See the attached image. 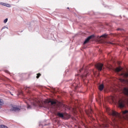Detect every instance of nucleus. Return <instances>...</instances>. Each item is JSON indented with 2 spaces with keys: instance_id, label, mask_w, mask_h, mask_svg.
Returning a JSON list of instances; mask_svg holds the SVG:
<instances>
[{
  "instance_id": "obj_10",
  "label": "nucleus",
  "mask_w": 128,
  "mask_h": 128,
  "mask_svg": "<svg viewBox=\"0 0 128 128\" xmlns=\"http://www.w3.org/2000/svg\"><path fill=\"white\" fill-rule=\"evenodd\" d=\"M122 92L125 94V96H128V88H124L122 89Z\"/></svg>"
},
{
  "instance_id": "obj_19",
  "label": "nucleus",
  "mask_w": 128,
  "mask_h": 128,
  "mask_svg": "<svg viewBox=\"0 0 128 128\" xmlns=\"http://www.w3.org/2000/svg\"><path fill=\"white\" fill-rule=\"evenodd\" d=\"M8 18H6V19L4 20V24H6V22H8Z\"/></svg>"
},
{
  "instance_id": "obj_24",
  "label": "nucleus",
  "mask_w": 128,
  "mask_h": 128,
  "mask_svg": "<svg viewBox=\"0 0 128 128\" xmlns=\"http://www.w3.org/2000/svg\"><path fill=\"white\" fill-rule=\"evenodd\" d=\"M84 70V68H82L80 69L79 70V72H82V70Z\"/></svg>"
},
{
  "instance_id": "obj_3",
  "label": "nucleus",
  "mask_w": 128,
  "mask_h": 128,
  "mask_svg": "<svg viewBox=\"0 0 128 128\" xmlns=\"http://www.w3.org/2000/svg\"><path fill=\"white\" fill-rule=\"evenodd\" d=\"M114 70L116 72H122L118 74L119 76H122L124 78H128V72H124L122 71V68L120 67L116 68Z\"/></svg>"
},
{
  "instance_id": "obj_5",
  "label": "nucleus",
  "mask_w": 128,
  "mask_h": 128,
  "mask_svg": "<svg viewBox=\"0 0 128 128\" xmlns=\"http://www.w3.org/2000/svg\"><path fill=\"white\" fill-rule=\"evenodd\" d=\"M95 66L99 72H101V70H102L104 64H102V63H98L95 65Z\"/></svg>"
},
{
  "instance_id": "obj_25",
  "label": "nucleus",
  "mask_w": 128,
  "mask_h": 128,
  "mask_svg": "<svg viewBox=\"0 0 128 128\" xmlns=\"http://www.w3.org/2000/svg\"><path fill=\"white\" fill-rule=\"evenodd\" d=\"M108 44H112V43L110 42H108Z\"/></svg>"
},
{
  "instance_id": "obj_9",
  "label": "nucleus",
  "mask_w": 128,
  "mask_h": 128,
  "mask_svg": "<svg viewBox=\"0 0 128 128\" xmlns=\"http://www.w3.org/2000/svg\"><path fill=\"white\" fill-rule=\"evenodd\" d=\"M94 35H92V36H88L84 40V44H88V42L90 41V40H92V38H94Z\"/></svg>"
},
{
  "instance_id": "obj_28",
  "label": "nucleus",
  "mask_w": 128,
  "mask_h": 128,
  "mask_svg": "<svg viewBox=\"0 0 128 128\" xmlns=\"http://www.w3.org/2000/svg\"><path fill=\"white\" fill-rule=\"evenodd\" d=\"M128 50V48H127Z\"/></svg>"
},
{
  "instance_id": "obj_2",
  "label": "nucleus",
  "mask_w": 128,
  "mask_h": 128,
  "mask_svg": "<svg viewBox=\"0 0 128 128\" xmlns=\"http://www.w3.org/2000/svg\"><path fill=\"white\" fill-rule=\"evenodd\" d=\"M108 114L114 118L115 122H118V120H122V116L118 112L114 110H110L108 112Z\"/></svg>"
},
{
  "instance_id": "obj_8",
  "label": "nucleus",
  "mask_w": 128,
  "mask_h": 128,
  "mask_svg": "<svg viewBox=\"0 0 128 128\" xmlns=\"http://www.w3.org/2000/svg\"><path fill=\"white\" fill-rule=\"evenodd\" d=\"M118 106L120 108H124V103L123 101L119 100L118 102Z\"/></svg>"
},
{
  "instance_id": "obj_12",
  "label": "nucleus",
  "mask_w": 128,
  "mask_h": 128,
  "mask_svg": "<svg viewBox=\"0 0 128 128\" xmlns=\"http://www.w3.org/2000/svg\"><path fill=\"white\" fill-rule=\"evenodd\" d=\"M0 4H2V6H6L7 8H10V6H11L10 4L4 3V2H0Z\"/></svg>"
},
{
  "instance_id": "obj_17",
  "label": "nucleus",
  "mask_w": 128,
  "mask_h": 128,
  "mask_svg": "<svg viewBox=\"0 0 128 128\" xmlns=\"http://www.w3.org/2000/svg\"><path fill=\"white\" fill-rule=\"evenodd\" d=\"M2 104H4V102L2 100L0 99V106H2Z\"/></svg>"
},
{
  "instance_id": "obj_1",
  "label": "nucleus",
  "mask_w": 128,
  "mask_h": 128,
  "mask_svg": "<svg viewBox=\"0 0 128 128\" xmlns=\"http://www.w3.org/2000/svg\"><path fill=\"white\" fill-rule=\"evenodd\" d=\"M33 106L37 108H52L54 112H56V108H68V106L58 102L56 100H46L42 102H40L38 100H36L33 103Z\"/></svg>"
},
{
  "instance_id": "obj_26",
  "label": "nucleus",
  "mask_w": 128,
  "mask_h": 128,
  "mask_svg": "<svg viewBox=\"0 0 128 128\" xmlns=\"http://www.w3.org/2000/svg\"><path fill=\"white\" fill-rule=\"evenodd\" d=\"M127 102H128V100H127Z\"/></svg>"
},
{
  "instance_id": "obj_20",
  "label": "nucleus",
  "mask_w": 128,
  "mask_h": 128,
  "mask_svg": "<svg viewBox=\"0 0 128 128\" xmlns=\"http://www.w3.org/2000/svg\"><path fill=\"white\" fill-rule=\"evenodd\" d=\"M4 28H7V30H8V28L6 27V26H4L2 28V30H4Z\"/></svg>"
},
{
  "instance_id": "obj_23",
  "label": "nucleus",
  "mask_w": 128,
  "mask_h": 128,
  "mask_svg": "<svg viewBox=\"0 0 128 128\" xmlns=\"http://www.w3.org/2000/svg\"><path fill=\"white\" fill-rule=\"evenodd\" d=\"M117 30H121L122 31V30H124L118 28L117 29Z\"/></svg>"
},
{
  "instance_id": "obj_6",
  "label": "nucleus",
  "mask_w": 128,
  "mask_h": 128,
  "mask_svg": "<svg viewBox=\"0 0 128 128\" xmlns=\"http://www.w3.org/2000/svg\"><path fill=\"white\" fill-rule=\"evenodd\" d=\"M10 110H13V112H20V106H13Z\"/></svg>"
},
{
  "instance_id": "obj_22",
  "label": "nucleus",
  "mask_w": 128,
  "mask_h": 128,
  "mask_svg": "<svg viewBox=\"0 0 128 128\" xmlns=\"http://www.w3.org/2000/svg\"><path fill=\"white\" fill-rule=\"evenodd\" d=\"M120 80L122 82H126V80H124V79H120Z\"/></svg>"
},
{
  "instance_id": "obj_14",
  "label": "nucleus",
  "mask_w": 128,
  "mask_h": 128,
  "mask_svg": "<svg viewBox=\"0 0 128 128\" xmlns=\"http://www.w3.org/2000/svg\"><path fill=\"white\" fill-rule=\"evenodd\" d=\"M88 72H86L84 73V74H83L82 76H81V77L84 78H86V76H88Z\"/></svg>"
},
{
  "instance_id": "obj_16",
  "label": "nucleus",
  "mask_w": 128,
  "mask_h": 128,
  "mask_svg": "<svg viewBox=\"0 0 128 128\" xmlns=\"http://www.w3.org/2000/svg\"><path fill=\"white\" fill-rule=\"evenodd\" d=\"M27 108H28V110H31V108H32V106H30L29 105V104H28V105H27Z\"/></svg>"
},
{
  "instance_id": "obj_21",
  "label": "nucleus",
  "mask_w": 128,
  "mask_h": 128,
  "mask_svg": "<svg viewBox=\"0 0 128 128\" xmlns=\"http://www.w3.org/2000/svg\"><path fill=\"white\" fill-rule=\"evenodd\" d=\"M40 74H37L36 78H40Z\"/></svg>"
},
{
  "instance_id": "obj_11",
  "label": "nucleus",
  "mask_w": 128,
  "mask_h": 128,
  "mask_svg": "<svg viewBox=\"0 0 128 128\" xmlns=\"http://www.w3.org/2000/svg\"><path fill=\"white\" fill-rule=\"evenodd\" d=\"M92 110H90L86 112V114L88 116H90V118H92Z\"/></svg>"
},
{
  "instance_id": "obj_4",
  "label": "nucleus",
  "mask_w": 128,
  "mask_h": 128,
  "mask_svg": "<svg viewBox=\"0 0 128 128\" xmlns=\"http://www.w3.org/2000/svg\"><path fill=\"white\" fill-rule=\"evenodd\" d=\"M56 115L58 116H59V118H64V116L70 118V115H68V114L60 113V112H57L56 113Z\"/></svg>"
},
{
  "instance_id": "obj_7",
  "label": "nucleus",
  "mask_w": 128,
  "mask_h": 128,
  "mask_svg": "<svg viewBox=\"0 0 128 128\" xmlns=\"http://www.w3.org/2000/svg\"><path fill=\"white\" fill-rule=\"evenodd\" d=\"M122 116L126 118V120H128V110H125L124 111H122Z\"/></svg>"
},
{
  "instance_id": "obj_13",
  "label": "nucleus",
  "mask_w": 128,
  "mask_h": 128,
  "mask_svg": "<svg viewBox=\"0 0 128 128\" xmlns=\"http://www.w3.org/2000/svg\"><path fill=\"white\" fill-rule=\"evenodd\" d=\"M104 88V84H101L99 86L98 89L100 90H102Z\"/></svg>"
},
{
  "instance_id": "obj_15",
  "label": "nucleus",
  "mask_w": 128,
  "mask_h": 128,
  "mask_svg": "<svg viewBox=\"0 0 128 128\" xmlns=\"http://www.w3.org/2000/svg\"><path fill=\"white\" fill-rule=\"evenodd\" d=\"M0 128H8V126H4V125H0Z\"/></svg>"
},
{
  "instance_id": "obj_27",
  "label": "nucleus",
  "mask_w": 128,
  "mask_h": 128,
  "mask_svg": "<svg viewBox=\"0 0 128 128\" xmlns=\"http://www.w3.org/2000/svg\"><path fill=\"white\" fill-rule=\"evenodd\" d=\"M67 8L69 9V8Z\"/></svg>"
},
{
  "instance_id": "obj_18",
  "label": "nucleus",
  "mask_w": 128,
  "mask_h": 128,
  "mask_svg": "<svg viewBox=\"0 0 128 128\" xmlns=\"http://www.w3.org/2000/svg\"><path fill=\"white\" fill-rule=\"evenodd\" d=\"M108 36L106 34H103L101 36V38H106V37Z\"/></svg>"
}]
</instances>
